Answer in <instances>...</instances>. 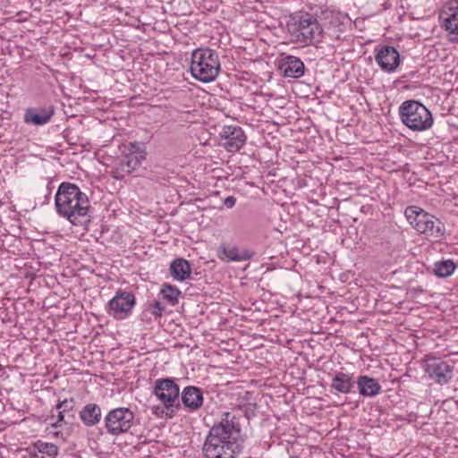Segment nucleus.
<instances>
[{"label":"nucleus","mask_w":458,"mask_h":458,"mask_svg":"<svg viewBox=\"0 0 458 458\" xmlns=\"http://www.w3.org/2000/svg\"><path fill=\"white\" fill-rule=\"evenodd\" d=\"M231 406L239 412V417L243 414L242 420L236 414L231 419V458H235L246 446L247 434L242 432V428H246L256 411L251 393L244 389L239 382H231Z\"/></svg>","instance_id":"nucleus-1"},{"label":"nucleus","mask_w":458,"mask_h":458,"mask_svg":"<svg viewBox=\"0 0 458 458\" xmlns=\"http://www.w3.org/2000/svg\"><path fill=\"white\" fill-rule=\"evenodd\" d=\"M55 205L57 214L73 225H81L88 220L89 198L75 183L64 182L59 185Z\"/></svg>","instance_id":"nucleus-2"},{"label":"nucleus","mask_w":458,"mask_h":458,"mask_svg":"<svg viewBox=\"0 0 458 458\" xmlns=\"http://www.w3.org/2000/svg\"><path fill=\"white\" fill-rule=\"evenodd\" d=\"M404 216L415 231L424 234L427 238L439 241L445 237V226L444 223L421 208L408 206L404 209Z\"/></svg>","instance_id":"nucleus-3"},{"label":"nucleus","mask_w":458,"mask_h":458,"mask_svg":"<svg viewBox=\"0 0 458 458\" xmlns=\"http://www.w3.org/2000/svg\"><path fill=\"white\" fill-rule=\"evenodd\" d=\"M287 31L293 42L305 45L318 43L323 38V29L318 20L310 13L293 17L287 23Z\"/></svg>","instance_id":"nucleus-4"},{"label":"nucleus","mask_w":458,"mask_h":458,"mask_svg":"<svg viewBox=\"0 0 458 458\" xmlns=\"http://www.w3.org/2000/svg\"><path fill=\"white\" fill-rule=\"evenodd\" d=\"M398 114L401 122L412 131H427L434 123L431 112L417 100L403 101L398 108Z\"/></svg>","instance_id":"nucleus-5"},{"label":"nucleus","mask_w":458,"mask_h":458,"mask_svg":"<svg viewBox=\"0 0 458 458\" xmlns=\"http://www.w3.org/2000/svg\"><path fill=\"white\" fill-rule=\"evenodd\" d=\"M190 70L191 75L199 81H214L220 70L217 54L210 48L195 49L191 55Z\"/></svg>","instance_id":"nucleus-6"},{"label":"nucleus","mask_w":458,"mask_h":458,"mask_svg":"<svg viewBox=\"0 0 458 458\" xmlns=\"http://www.w3.org/2000/svg\"><path fill=\"white\" fill-rule=\"evenodd\" d=\"M229 421L215 424L209 430L203 445L205 458H229Z\"/></svg>","instance_id":"nucleus-7"},{"label":"nucleus","mask_w":458,"mask_h":458,"mask_svg":"<svg viewBox=\"0 0 458 458\" xmlns=\"http://www.w3.org/2000/svg\"><path fill=\"white\" fill-rule=\"evenodd\" d=\"M153 394L166 410V416L173 417L180 408V387L174 379L158 378L155 381Z\"/></svg>","instance_id":"nucleus-8"},{"label":"nucleus","mask_w":458,"mask_h":458,"mask_svg":"<svg viewBox=\"0 0 458 458\" xmlns=\"http://www.w3.org/2000/svg\"><path fill=\"white\" fill-rule=\"evenodd\" d=\"M135 304L136 298L132 293L118 289L107 302L106 311L115 320H124L131 315Z\"/></svg>","instance_id":"nucleus-9"},{"label":"nucleus","mask_w":458,"mask_h":458,"mask_svg":"<svg viewBox=\"0 0 458 458\" xmlns=\"http://www.w3.org/2000/svg\"><path fill=\"white\" fill-rule=\"evenodd\" d=\"M423 370L429 379L440 386L446 385L454 377V366L436 356H427L423 360Z\"/></svg>","instance_id":"nucleus-10"},{"label":"nucleus","mask_w":458,"mask_h":458,"mask_svg":"<svg viewBox=\"0 0 458 458\" xmlns=\"http://www.w3.org/2000/svg\"><path fill=\"white\" fill-rule=\"evenodd\" d=\"M134 414L129 408L120 407L110 411L105 417L106 431L118 436L129 431L133 426Z\"/></svg>","instance_id":"nucleus-11"},{"label":"nucleus","mask_w":458,"mask_h":458,"mask_svg":"<svg viewBox=\"0 0 458 458\" xmlns=\"http://www.w3.org/2000/svg\"><path fill=\"white\" fill-rule=\"evenodd\" d=\"M145 159L143 154L127 153L116 158L114 161L111 174L116 180H123L127 175L133 173L141 165L142 160Z\"/></svg>","instance_id":"nucleus-12"},{"label":"nucleus","mask_w":458,"mask_h":458,"mask_svg":"<svg viewBox=\"0 0 458 458\" xmlns=\"http://www.w3.org/2000/svg\"><path fill=\"white\" fill-rule=\"evenodd\" d=\"M375 60L381 70L394 72L400 64V55L394 47L384 46L376 54Z\"/></svg>","instance_id":"nucleus-13"},{"label":"nucleus","mask_w":458,"mask_h":458,"mask_svg":"<svg viewBox=\"0 0 458 458\" xmlns=\"http://www.w3.org/2000/svg\"><path fill=\"white\" fill-rule=\"evenodd\" d=\"M278 69L284 77L297 79L304 74L305 66L300 58L290 55H282L278 61Z\"/></svg>","instance_id":"nucleus-14"},{"label":"nucleus","mask_w":458,"mask_h":458,"mask_svg":"<svg viewBox=\"0 0 458 458\" xmlns=\"http://www.w3.org/2000/svg\"><path fill=\"white\" fill-rule=\"evenodd\" d=\"M439 17L446 31L458 35V0L448 1L443 6Z\"/></svg>","instance_id":"nucleus-15"},{"label":"nucleus","mask_w":458,"mask_h":458,"mask_svg":"<svg viewBox=\"0 0 458 458\" xmlns=\"http://www.w3.org/2000/svg\"><path fill=\"white\" fill-rule=\"evenodd\" d=\"M55 114L52 106L41 108H28L24 114V122L34 125L47 124Z\"/></svg>","instance_id":"nucleus-16"},{"label":"nucleus","mask_w":458,"mask_h":458,"mask_svg":"<svg viewBox=\"0 0 458 458\" xmlns=\"http://www.w3.org/2000/svg\"><path fill=\"white\" fill-rule=\"evenodd\" d=\"M356 381L353 374L338 371L332 377L330 388L335 394H350L352 392Z\"/></svg>","instance_id":"nucleus-17"},{"label":"nucleus","mask_w":458,"mask_h":458,"mask_svg":"<svg viewBox=\"0 0 458 458\" xmlns=\"http://www.w3.org/2000/svg\"><path fill=\"white\" fill-rule=\"evenodd\" d=\"M255 251L244 247L231 248V262L240 263L238 267L231 269L245 271L250 266V260L255 256Z\"/></svg>","instance_id":"nucleus-18"},{"label":"nucleus","mask_w":458,"mask_h":458,"mask_svg":"<svg viewBox=\"0 0 458 458\" xmlns=\"http://www.w3.org/2000/svg\"><path fill=\"white\" fill-rule=\"evenodd\" d=\"M182 401L185 407L196 411L203 403L202 391L196 386H186L182 393Z\"/></svg>","instance_id":"nucleus-19"},{"label":"nucleus","mask_w":458,"mask_h":458,"mask_svg":"<svg viewBox=\"0 0 458 458\" xmlns=\"http://www.w3.org/2000/svg\"><path fill=\"white\" fill-rule=\"evenodd\" d=\"M359 394L364 397H374L381 391V386L375 378L369 376H360L356 381Z\"/></svg>","instance_id":"nucleus-20"},{"label":"nucleus","mask_w":458,"mask_h":458,"mask_svg":"<svg viewBox=\"0 0 458 458\" xmlns=\"http://www.w3.org/2000/svg\"><path fill=\"white\" fill-rule=\"evenodd\" d=\"M169 270L173 278L177 281L186 280L191 273V264L182 258L174 259L170 264Z\"/></svg>","instance_id":"nucleus-21"},{"label":"nucleus","mask_w":458,"mask_h":458,"mask_svg":"<svg viewBox=\"0 0 458 458\" xmlns=\"http://www.w3.org/2000/svg\"><path fill=\"white\" fill-rule=\"evenodd\" d=\"M80 418L85 426H95L101 420V409L97 403H88L80 411Z\"/></svg>","instance_id":"nucleus-22"},{"label":"nucleus","mask_w":458,"mask_h":458,"mask_svg":"<svg viewBox=\"0 0 458 458\" xmlns=\"http://www.w3.org/2000/svg\"><path fill=\"white\" fill-rule=\"evenodd\" d=\"M456 264L452 259H445L434 263V275L439 278H445L453 275Z\"/></svg>","instance_id":"nucleus-23"},{"label":"nucleus","mask_w":458,"mask_h":458,"mask_svg":"<svg viewBox=\"0 0 458 458\" xmlns=\"http://www.w3.org/2000/svg\"><path fill=\"white\" fill-rule=\"evenodd\" d=\"M247 137L239 126L231 125V153L239 151L246 142Z\"/></svg>","instance_id":"nucleus-24"},{"label":"nucleus","mask_w":458,"mask_h":458,"mask_svg":"<svg viewBox=\"0 0 458 458\" xmlns=\"http://www.w3.org/2000/svg\"><path fill=\"white\" fill-rule=\"evenodd\" d=\"M160 293L163 298L167 300L171 305H174L178 302V298L181 294L180 290L170 284H164L160 290Z\"/></svg>","instance_id":"nucleus-25"},{"label":"nucleus","mask_w":458,"mask_h":458,"mask_svg":"<svg viewBox=\"0 0 458 458\" xmlns=\"http://www.w3.org/2000/svg\"><path fill=\"white\" fill-rule=\"evenodd\" d=\"M37 447L38 452L46 454L47 458H55L58 454V447L54 444L38 442Z\"/></svg>","instance_id":"nucleus-26"},{"label":"nucleus","mask_w":458,"mask_h":458,"mask_svg":"<svg viewBox=\"0 0 458 458\" xmlns=\"http://www.w3.org/2000/svg\"><path fill=\"white\" fill-rule=\"evenodd\" d=\"M148 310L155 318H160L165 311V306L161 301H154L153 302L149 303Z\"/></svg>","instance_id":"nucleus-27"},{"label":"nucleus","mask_w":458,"mask_h":458,"mask_svg":"<svg viewBox=\"0 0 458 458\" xmlns=\"http://www.w3.org/2000/svg\"><path fill=\"white\" fill-rule=\"evenodd\" d=\"M74 407V399L71 398L70 400L64 399V401H60L55 405V409L64 411V412L72 411Z\"/></svg>","instance_id":"nucleus-28"},{"label":"nucleus","mask_w":458,"mask_h":458,"mask_svg":"<svg viewBox=\"0 0 458 458\" xmlns=\"http://www.w3.org/2000/svg\"><path fill=\"white\" fill-rule=\"evenodd\" d=\"M217 257L224 261H229V250L226 243L223 242L216 250Z\"/></svg>","instance_id":"nucleus-29"},{"label":"nucleus","mask_w":458,"mask_h":458,"mask_svg":"<svg viewBox=\"0 0 458 458\" xmlns=\"http://www.w3.org/2000/svg\"><path fill=\"white\" fill-rule=\"evenodd\" d=\"M250 74L246 72H240L236 68H231V82L233 81V79L235 78L237 81L241 80H249Z\"/></svg>","instance_id":"nucleus-30"},{"label":"nucleus","mask_w":458,"mask_h":458,"mask_svg":"<svg viewBox=\"0 0 458 458\" xmlns=\"http://www.w3.org/2000/svg\"><path fill=\"white\" fill-rule=\"evenodd\" d=\"M142 145L137 141L130 142L128 146V151L129 153H134V154H143V151L141 150Z\"/></svg>","instance_id":"nucleus-31"},{"label":"nucleus","mask_w":458,"mask_h":458,"mask_svg":"<svg viewBox=\"0 0 458 458\" xmlns=\"http://www.w3.org/2000/svg\"><path fill=\"white\" fill-rule=\"evenodd\" d=\"M328 14L331 15L332 18H335V21H331V23L335 27L337 26L338 24L340 23H343V20L344 19V15L340 13H334V12H329V13H327V18L328 17Z\"/></svg>","instance_id":"nucleus-32"},{"label":"nucleus","mask_w":458,"mask_h":458,"mask_svg":"<svg viewBox=\"0 0 458 458\" xmlns=\"http://www.w3.org/2000/svg\"><path fill=\"white\" fill-rule=\"evenodd\" d=\"M66 412H64V411H60L59 413H58V420L56 422L53 423L52 424V427L53 428H57V427H60L61 426V423L63 421H64V414Z\"/></svg>","instance_id":"nucleus-33"},{"label":"nucleus","mask_w":458,"mask_h":458,"mask_svg":"<svg viewBox=\"0 0 458 458\" xmlns=\"http://www.w3.org/2000/svg\"><path fill=\"white\" fill-rule=\"evenodd\" d=\"M153 412L156 414V415H159V414H164L165 413L166 414V410L164 407H160V406H154L153 407Z\"/></svg>","instance_id":"nucleus-34"},{"label":"nucleus","mask_w":458,"mask_h":458,"mask_svg":"<svg viewBox=\"0 0 458 458\" xmlns=\"http://www.w3.org/2000/svg\"><path fill=\"white\" fill-rule=\"evenodd\" d=\"M243 173V171L242 170V165L238 166V167H235L233 171H232L231 174L233 175L235 174V178H238L242 175V174Z\"/></svg>","instance_id":"nucleus-35"},{"label":"nucleus","mask_w":458,"mask_h":458,"mask_svg":"<svg viewBox=\"0 0 458 458\" xmlns=\"http://www.w3.org/2000/svg\"><path fill=\"white\" fill-rule=\"evenodd\" d=\"M239 157H240V154H231V158H230L231 163H234V164L241 163Z\"/></svg>","instance_id":"nucleus-36"},{"label":"nucleus","mask_w":458,"mask_h":458,"mask_svg":"<svg viewBox=\"0 0 458 458\" xmlns=\"http://www.w3.org/2000/svg\"><path fill=\"white\" fill-rule=\"evenodd\" d=\"M244 159H245V160H244V165H244L245 167H248V165H246V163H248L249 161H250V156H246V157H244Z\"/></svg>","instance_id":"nucleus-37"},{"label":"nucleus","mask_w":458,"mask_h":458,"mask_svg":"<svg viewBox=\"0 0 458 458\" xmlns=\"http://www.w3.org/2000/svg\"><path fill=\"white\" fill-rule=\"evenodd\" d=\"M234 204H235V199L233 196H231V208H233L234 206Z\"/></svg>","instance_id":"nucleus-38"},{"label":"nucleus","mask_w":458,"mask_h":458,"mask_svg":"<svg viewBox=\"0 0 458 458\" xmlns=\"http://www.w3.org/2000/svg\"><path fill=\"white\" fill-rule=\"evenodd\" d=\"M225 133H226V132L225 131ZM222 135L225 137V140L229 139V135H225V134H222Z\"/></svg>","instance_id":"nucleus-39"},{"label":"nucleus","mask_w":458,"mask_h":458,"mask_svg":"<svg viewBox=\"0 0 458 458\" xmlns=\"http://www.w3.org/2000/svg\"><path fill=\"white\" fill-rule=\"evenodd\" d=\"M228 202H229V198H226V199H225V205H227V204H228Z\"/></svg>","instance_id":"nucleus-40"},{"label":"nucleus","mask_w":458,"mask_h":458,"mask_svg":"<svg viewBox=\"0 0 458 458\" xmlns=\"http://www.w3.org/2000/svg\"><path fill=\"white\" fill-rule=\"evenodd\" d=\"M54 435H55V436H58V435H59V432H54Z\"/></svg>","instance_id":"nucleus-41"},{"label":"nucleus","mask_w":458,"mask_h":458,"mask_svg":"<svg viewBox=\"0 0 458 458\" xmlns=\"http://www.w3.org/2000/svg\"><path fill=\"white\" fill-rule=\"evenodd\" d=\"M226 145H229V141L225 142V147H226Z\"/></svg>","instance_id":"nucleus-42"}]
</instances>
